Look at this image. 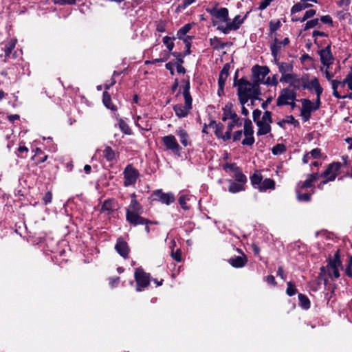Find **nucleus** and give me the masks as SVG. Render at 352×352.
Listing matches in <instances>:
<instances>
[{
	"label": "nucleus",
	"mask_w": 352,
	"mask_h": 352,
	"mask_svg": "<svg viewBox=\"0 0 352 352\" xmlns=\"http://www.w3.org/2000/svg\"><path fill=\"white\" fill-rule=\"evenodd\" d=\"M192 28V24L187 23L182 28H181L179 31H177V38L180 41L177 42V45H184L186 48L185 52L184 55L189 54L190 53V46H191V39L192 38L190 36H185L186 34L190 31Z\"/></svg>",
	"instance_id": "39448f33"
},
{
	"label": "nucleus",
	"mask_w": 352,
	"mask_h": 352,
	"mask_svg": "<svg viewBox=\"0 0 352 352\" xmlns=\"http://www.w3.org/2000/svg\"><path fill=\"white\" fill-rule=\"evenodd\" d=\"M250 181L254 188L258 189V186L261 184L263 177L261 173L256 172L250 177Z\"/></svg>",
	"instance_id": "c9c22d12"
},
{
	"label": "nucleus",
	"mask_w": 352,
	"mask_h": 352,
	"mask_svg": "<svg viewBox=\"0 0 352 352\" xmlns=\"http://www.w3.org/2000/svg\"><path fill=\"white\" fill-rule=\"evenodd\" d=\"M183 57V55L181 54H177V74H184L186 72V70L184 67L179 65V63H182V58Z\"/></svg>",
	"instance_id": "864d4df0"
},
{
	"label": "nucleus",
	"mask_w": 352,
	"mask_h": 352,
	"mask_svg": "<svg viewBox=\"0 0 352 352\" xmlns=\"http://www.w3.org/2000/svg\"><path fill=\"white\" fill-rule=\"evenodd\" d=\"M55 4L59 5H74L76 0H52Z\"/></svg>",
	"instance_id": "5fc2aeb1"
},
{
	"label": "nucleus",
	"mask_w": 352,
	"mask_h": 352,
	"mask_svg": "<svg viewBox=\"0 0 352 352\" xmlns=\"http://www.w3.org/2000/svg\"><path fill=\"white\" fill-rule=\"evenodd\" d=\"M285 151H286V147L283 144H278L275 145L272 149V153L275 155H280L283 153H284Z\"/></svg>",
	"instance_id": "37998d69"
},
{
	"label": "nucleus",
	"mask_w": 352,
	"mask_h": 352,
	"mask_svg": "<svg viewBox=\"0 0 352 352\" xmlns=\"http://www.w3.org/2000/svg\"><path fill=\"white\" fill-rule=\"evenodd\" d=\"M318 54L321 64H328V63H333L335 60L330 45L319 50Z\"/></svg>",
	"instance_id": "aec40b11"
},
{
	"label": "nucleus",
	"mask_w": 352,
	"mask_h": 352,
	"mask_svg": "<svg viewBox=\"0 0 352 352\" xmlns=\"http://www.w3.org/2000/svg\"><path fill=\"white\" fill-rule=\"evenodd\" d=\"M119 128L126 135H131L132 131L128 124L122 119L119 120Z\"/></svg>",
	"instance_id": "a19ab883"
},
{
	"label": "nucleus",
	"mask_w": 352,
	"mask_h": 352,
	"mask_svg": "<svg viewBox=\"0 0 352 352\" xmlns=\"http://www.w3.org/2000/svg\"><path fill=\"white\" fill-rule=\"evenodd\" d=\"M309 6H311L310 4L307 3L304 1H303V3H298L294 4L292 6V8L291 9V12H292V14L296 13L302 10L307 8Z\"/></svg>",
	"instance_id": "4c0bfd02"
},
{
	"label": "nucleus",
	"mask_w": 352,
	"mask_h": 352,
	"mask_svg": "<svg viewBox=\"0 0 352 352\" xmlns=\"http://www.w3.org/2000/svg\"><path fill=\"white\" fill-rule=\"evenodd\" d=\"M333 63H328V64H322L320 67V72L325 76L327 80H331L333 78L337 72L340 70V65L338 64V67L335 69L334 71L331 70V66Z\"/></svg>",
	"instance_id": "4be33fe9"
},
{
	"label": "nucleus",
	"mask_w": 352,
	"mask_h": 352,
	"mask_svg": "<svg viewBox=\"0 0 352 352\" xmlns=\"http://www.w3.org/2000/svg\"><path fill=\"white\" fill-rule=\"evenodd\" d=\"M223 113L222 120L223 121L230 120L231 121L228 124H232V127H239L241 126V122L240 121L239 117L232 110V104L231 103H228L226 104L223 108Z\"/></svg>",
	"instance_id": "6e6552de"
},
{
	"label": "nucleus",
	"mask_w": 352,
	"mask_h": 352,
	"mask_svg": "<svg viewBox=\"0 0 352 352\" xmlns=\"http://www.w3.org/2000/svg\"><path fill=\"white\" fill-rule=\"evenodd\" d=\"M28 148L25 146H20L18 148V152L19 153V155H18V156L21 157H25L26 155H23V154H27L28 153Z\"/></svg>",
	"instance_id": "e2e57ef3"
},
{
	"label": "nucleus",
	"mask_w": 352,
	"mask_h": 352,
	"mask_svg": "<svg viewBox=\"0 0 352 352\" xmlns=\"http://www.w3.org/2000/svg\"><path fill=\"white\" fill-rule=\"evenodd\" d=\"M346 274L349 276L352 277V257L350 258L349 265L346 267Z\"/></svg>",
	"instance_id": "774afa93"
},
{
	"label": "nucleus",
	"mask_w": 352,
	"mask_h": 352,
	"mask_svg": "<svg viewBox=\"0 0 352 352\" xmlns=\"http://www.w3.org/2000/svg\"><path fill=\"white\" fill-rule=\"evenodd\" d=\"M230 69V65L228 64H226L223 69H221L219 79H218V84H219V91L218 93L220 95V91H223V87L226 83V81L227 80V78L228 76V72Z\"/></svg>",
	"instance_id": "5701e85b"
},
{
	"label": "nucleus",
	"mask_w": 352,
	"mask_h": 352,
	"mask_svg": "<svg viewBox=\"0 0 352 352\" xmlns=\"http://www.w3.org/2000/svg\"><path fill=\"white\" fill-rule=\"evenodd\" d=\"M234 127H232V124H228V130L223 133L222 140L226 142L229 140L231 138V131H232Z\"/></svg>",
	"instance_id": "603ef678"
},
{
	"label": "nucleus",
	"mask_w": 352,
	"mask_h": 352,
	"mask_svg": "<svg viewBox=\"0 0 352 352\" xmlns=\"http://www.w3.org/2000/svg\"><path fill=\"white\" fill-rule=\"evenodd\" d=\"M320 178V175L317 173L308 175L306 180L299 183L298 186L300 189L310 188L313 186L314 182H316Z\"/></svg>",
	"instance_id": "393cba45"
},
{
	"label": "nucleus",
	"mask_w": 352,
	"mask_h": 352,
	"mask_svg": "<svg viewBox=\"0 0 352 352\" xmlns=\"http://www.w3.org/2000/svg\"><path fill=\"white\" fill-rule=\"evenodd\" d=\"M209 126L214 128L215 135L218 138L222 139L223 135V129H224V126L222 124H221V123L217 124V123H216L215 121H211L209 124Z\"/></svg>",
	"instance_id": "2f4dec72"
},
{
	"label": "nucleus",
	"mask_w": 352,
	"mask_h": 352,
	"mask_svg": "<svg viewBox=\"0 0 352 352\" xmlns=\"http://www.w3.org/2000/svg\"><path fill=\"white\" fill-rule=\"evenodd\" d=\"M340 268L341 261L339 251L337 250L333 258H330L327 265L320 268V278L324 280V284H327L329 279L333 280L339 278Z\"/></svg>",
	"instance_id": "7ed1b4c3"
},
{
	"label": "nucleus",
	"mask_w": 352,
	"mask_h": 352,
	"mask_svg": "<svg viewBox=\"0 0 352 352\" xmlns=\"http://www.w3.org/2000/svg\"><path fill=\"white\" fill-rule=\"evenodd\" d=\"M298 299L300 302V306L304 309H308L310 307V301L308 298L302 294H298Z\"/></svg>",
	"instance_id": "58836bf2"
},
{
	"label": "nucleus",
	"mask_w": 352,
	"mask_h": 352,
	"mask_svg": "<svg viewBox=\"0 0 352 352\" xmlns=\"http://www.w3.org/2000/svg\"><path fill=\"white\" fill-rule=\"evenodd\" d=\"M243 190V186L236 182H231L228 188V190L231 193H236Z\"/></svg>",
	"instance_id": "79ce46f5"
},
{
	"label": "nucleus",
	"mask_w": 352,
	"mask_h": 352,
	"mask_svg": "<svg viewBox=\"0 0 352 352\" xmlns=\"http://www.w3.org/2000/svg\"><path fill=\"white\" fill-rule=\"evenodd\" d=\"M102 102H103V104L104 105L112 110V111H116L117 109L116 107L113 104L112 102H111V96L110 94L107 92V91H104L103 92V94H102Z\"/></svg>",
	"instance_id": "473e14b6"
},
{
	"label": "nucleus",
	"mask_w": 352,
	"mask_h": 352,
	"mask_svg": "<svg viewBox=\"0 0 352 352\" xmlns=\"http://www.w3.org/2000/svg\"><path fill=\"white\" fill-rule=\"evenodd\" d=\"M331 82V88L333 89V95L335 98L338 99H345V98H352V93L349 94V95H344L342 96L338 91V88L340 86V80H333L331 78V80H329Z\"/></svg>",
	"instance_id": "a878e982"
},
{
	"label": "nucleus",
	"mask_w": 352,
	"mask_h": 352,
	"mask_svg": "<svg viewBox=\"0 0 352 352\" xmlns=\"http://www.w3.org/2000/svg\"><path fill=\"white\" fill-rule=\"evenodd\" d=\"M302 89L314 90L317 95V102L320 104V96L322 93V88L321 87L318 80L316 78H313L309 81L308 77L305 76V82H303Z\"/></svg>",
	"instance_id": "9b49d317"
},
{
	"label": "nucleus",
	"mask_w": 352,
	"mask_h": 352,
	"mask_svg": "<svg viewBox=\"0 0 352 352\" xmlns=\"http://www.w3.org/2000/svg\"><path fill=\"white\" fill-rule=\"evenodd\" d=\"M272 0H262L258 6V9L261 10H265L268 6H270V3Z\"/></svg>",
	"instance_id": "680f3d73"
},
{
	"label": "nucleus",
	"mask_w": 352,
	"mask_h": 352,
	"mask_svg": "<svg viewBox=\"0 0 352 352\" xmlns=\"http://www.w3.org/2000/svg\"><path fill=\"white\" fill-rule=\"evenodd\" d=\"M129 209L131 212H142V208L135 199H131Z\"/></svg>",
	"instance_id": "e433bc0d"
},
{
	"label": "nucleus",
	"mask_w": 352,
	"mask_h": 352,
	"mask_svg": "<svg viewBox=\"0 0 352 352\" xmlns=\"http://www.w3.org/2000/svg\"><path fill=\"white\" fill-rule=\"evenodd\" d=\"M254 129L252 121L246 119L243 125V135L245 138L242 140V144L244 146H252L254 143V138L253 136Z\"/></svg>",
	"instance_id": "f8f14e48"
},
{
	"label": "nucleus",
	"mask_w": 352,
	"mask_h": 352,
	"mask_svg": "<svg viewBox=\"0 0 352 352\" xmlns=\"http://www.w3.org/2000/svg\"><path fill=\"white\" fill-rule=\"evenodd\" d=\"M139 173L131 164L128 165L124 170V185L129 186L136 182Z\"/></svg>",
	"instance_id": "4468645a"
},
{
	"label": "nucleus",
	"mask_w": 352,
	"mask_h": 352,
	"mask_svg": "<svg viewBox=\"0 0 352 352\" xmlns=\"http://www.w3.org/2000/svg\"><path fill=\"white\" fill-rule=\"evenodd\" d=\"M316 14V10H309L306 11L304 14V16L300 20V22H304L307 21L308 19L313 17Z\"/></svg>",
	"instance_id": "09e8293b"
},
{
	"label": "nucleus",
	"mask_w": 352,
	"mask_h": 352,
	"mask_svg": "<svg viewBox=\"0 0 352 352\" xmlns=\"http://www.w3.org/2000/svg\"><path fill=\"white\" fill-rule=\"evenodd\" d=\"M252 76L254 83L259 84L262 82L265 76L270 73V69L267 66L255 65L252 69Z\"/></svg>",
	"instance_id": "ddd939ff"
},
{
	"label": "nucleus",
	"mask_w": 352,
	"mask_h": 352,
	"mask_svg": "<svg viewBox=\"0 0 352 352\" xmlns=\"http://www.w3.org/2000/svg\"><path fill=\"white\" fill-rule=\"evenodd\" d=\"M308 153L309 154L311 158L318 159L320 156V149L314 148Z\"/></svg>",
	"instance_id": "4d7b16f0"
},
{
	"label": "nucleus",
	"mask_w": 352,
	"mask_h": 352,
	"mask_svg": "<svg viewBox=\"0 0 352 352\" xmlns=\"http://www.w3.org/2000/svg\"><path fill=\"white\" fill-rule=\"evenodd\" d=\"M16 40L11 39L4 44V47L2 49L4 51V59L3 61L6 62L7 58L10 56L12 50L16 45Z\"/></svg>",
	"instance_id": "cd10ccee"
},
{
	"label": "nucleus",
	"mask_w": 352,
	"mask_h": 352,
	"mask_svg": "<svg viewBox=\"0 0 352 352\" xmlns=\"http://www.w3.org/2000/svg\"><path fill=\"white\" fill-rule=\"evenodd\" d=\"M151 199L153 201H158L166 205H169L174 203L175 201V197L173 193H165L162 189L154 190L151 194Z\"/></svg>",
	"instance_id": "1a4fd4ad"
},
{
	"label": "nucleus",
	"mask_w": 352,
	"mask_h": 352,
	"mask_svg": "<svg viewBox=\"0 0 352 352\" xmlns=\"http://www.w3.org/2000/svg\"><path fill=\"white\" fill-rule=\"evenodd\" d=\"M305 76L300 77L298 75L292 73L290 75L286 76L280 82L289 84L294 88L293 90L302 89L303 82H305Z\"/></svg>",
	"instance_id": "2eb2a0df"
},
{
	"label": "nucleus",
	"mask_w": 352,
	"mask_h": 352,
	"mask_svg": "<svg viewBox=\"0 0 352 352\" xmlns=\"http://www.w3.org/2000/svg\"><path fill=\"white\" fill-rule=\"evenodd\" d=\"M272 122V113L266 111L263 113L261 120L257 121L256 124L258 126L257 135H264L271 131L270 124Z\"/></svg>",
	"instance_id": "423d86ee"
},
{
	"label": "nucleus",
	"mask_w": 352,
	"mask_h": 352,
	"mask_svg": "<svg viewBox=\"0 0 352 352\" xmlns=\"http://www.w3.org/2000/svg\"><path fill=\"white\" fill-rule=\"evenodd\" d=\"M113 200L111 199H106L101 208L102 211H107L109 212H113Z\"/></svg>",
	"instance_id": "ea45409f"
},
{
	"label": "nucleus",
	"mask_w": 352,
	"mask_h": 352,
	"mask_svg": "<svg viewBox=\"0 0 352 352\" xmlns=\"http://www.w3.org/2000/svg\"><path fill=\"white\" fill-rule=\"evenodd\" d=\"M224 169L226 170H231L235 173L236 170H239V168L236 166L235 164H226L224 166Z\"/></svg>",
	"instance_id": "0e129e2a"
},
{
	"label": "nucleus",
	"mask_w": 352,
	"mask_h": 352,
	"mask_svg": "<svg viewBox=\"0 0 352 352\" xmlns=\"http://www.w3.org/2000/svg\"><path fill=\"white\" fill-rule=\"evenodd\" d=\"M297 199L300 201H309L311 199V195L308 193L300 194L297 190Z\"/></svg>",
	"instance_id": "8fccbe9b"
},
{
	"label": "nucleus",
	"mask_w": 352,
	"mask_h": 352,
	"mask_svg": "<svg viewBox=\"0 0 352 352\" xmlns=\"http://www.w3.org/2000/svg\"><path fill=\"white\" fill-rule=\"evenodd\" d=\"M287 287L286 290V293L288 296H292L295 295L297 292V289H296L295 285L292 282L287 283Z\"/></svg>",
	"instance_id": "49530a36"
},
{
	"label": "nucleus",
	"mask_w": 352,
	"mask_h": 352,
	"mask_svg": "<svg viewBox=\"0 0 352 352\" xmlns=\"http://www.w3.org/2000/svg\"><path fill=\"white\" fill-rule=\"evenodd\" d=\"M230 264L234 267H242L247 263L245 256H235L230 258Z\"/></svg>",
	"instance_id": "c85d7f7f"
},
{
	"label": "nucleus",
	"mask_w": 352,
	"mask_h": 352,
	"mask_svg": "<svg viewBox=\"0 0 352 352\" xmlns=\"http://www.w3.org/2000/svg\"><path fill=\"white\" fill-rule=\"evenodd\" d=\"M234 178L236 181L238 182V184H243L246 182L247 179L246 177L239 170H236V171L234 173Z\"/></svg>",
	"instance_id": "c03bdc74"
},
{
	"label": "nucleus",
	"mask_w": 352,
	"mask_h": 352,
	"mask_svg": "<svg viewBox=\"0 0 352 352\" xmlns=\"http://www.w3.org/2000/svg\"><path fill=\"white\" fill-rule=\"evenodd\" d=\"M320 104L316 101V105L315 106L312 102L309 100L305 99L302 102V109H304L305 111H307L311 113L314 110H316L319 108Z\"/></svg>",
	"instance_id": "7c9ffc66"
},
{
	"label": "nucleus",
	"mask_w": 352,
	"mask_h": 352,
	"mask_svg": "<svg viewBox=\"0 0 352 352\" xmlns=\"http://www.w3.org/2000/svg\"><path fill=\"white\" fill-rule=\"evenodd\" d=\"M341 168V163L340 162H334L328 166V168L325 170V171L320 175V177H324L326 179H328L329 182L333 181L337 175L339 174L340 169Z\"/></svg>",
	"instance_id": "a211bd4d"
},
{
	"label": "nucleus",
	"mask_w": 352,
	"mask_h": 352,
	"mask_svg": "<svg viewBox=\"0 0 352 352\" xmlns=\"http://www.w3.org/2000/svg\"><path fill=\"white\" fill-rule=\"evenodd\" d=\"M141 212H131L129 209L126 210V220L131 225L136 226L138 225L152 223L151 221L140 215Z\"/></svg>",
	"instance_id": "dca6fc26"
},
{
	"label": "nucleus",
	"mask_w": 352,
	"mask_h": 352,
	"mask_svg": "<svg viewBox=\"0 0 352 352\" xmlns=\"http://www.w3.org/2000/svg\"><path fill=\"white\" fill-rule=\"evenodd\" d=\"M260 94L258 83L250 82L241 78L238 82V96L241 105H245L250 99L256 98Z\"/></svg>",
	"instance_id": "f03ea898"
},
{
	"label": "nucleus",
	"mask_w": 352,
	"mask_h": 352,
	"mask_svg": "<svg viewBox=\"0 0 352 352\" xmlns=\"http://www.w3.org/2000/svg\"><path fill=\"white\" fill-rule=\"evenodd\" d=\"M196 201V198L194 196L185 195H181L179 198V203L184 210H188L190 208L192 204Z\"/></svg>",
	"instance_id": "b1692460"
},
{
	"label": "nucleus",
	"mask_w": 352,
	"mask_h": 352,
	"mask_svg": "<svg viewBox=\"0 0 352 352\" xmlns=\"http://www.w3.org/2000/svg\"><path fill=\"white\" fill-rule=\"evenodd\" d=\"M243 135L242 131H235L233 134V141H239L241 139Z\"/></svg>",
	"instance_id": "338daca9"
},
{
	"label": "nucleus",
	"mask_w": 352,
	"mask_h": 352,
	"mask_svg": "<svg viewBox=\"0 0 352 352\" xmlns=\"http://www.w3.org/2000/svg\"><path fill=\"white\" fill-rule=\"evenodd\" d=\"M296 98V93L294 90L289 88H285L282 89L276 100L277 106H283L292 103L295 101Z\"/></svg>",
	"instance_id": "0eeeda50"
},
{
	"label": "nucleus",
	"mask_w": 352,
	"mask_h": 352,
	"mask_svg": "<svg viewBox=\"0 0 352 352\" xmlns=\"http://www.w3.org/2000/svg\"><path fill=\"white\" fill-rule=\"evenodd\" d=\"M179 140L182 144L186 147L191 145V140L188 133L184 130H180L179 131Z\"/></svg>",
	"instance_id": "72a5a7b5"
},
{
	"label": "nucleus",
	"mask_w": 352,
	"mask_h": 352,
	"mask_svg": "<svg viewBox=\"0 0 352 352\" xmlns=\"http://www.w3.org/2000/svg\"><path fill=\"white\" fill-rule=\"evenodd\" d=\"M174 39V38H173ZM163 42L164 45L167 47L169 51H171L174 47V43L172 41V38L168 36H165L163 38Z\"/></svg>",
	"instance_id": "3c124183"
},
{
	"label": "nucleus",
	"mask_w": 352,
	"mask_h": 352,
	"mask_svg": "<svg viewBox=\"0 0 352 352\" xmlns=\"http://www.w3.org/2000/svg\"><path fill=\"white\" fill-rule=\"evenodd\" d=\"M261 113H262V112L259 109L254 110V111L252 113V118H253V120L255 123H256L257 121H259L260 120H261Z\"/></svg>",
	"instance_id": "13d9d810"
},
{
	"label": "nucleus",
	"mask_w": 352,
	"mask_h": 352,
	"mask_svg": "<svg viewBox=\"0 0 352 352\" xmlns=\"http://www.w3.org/2000/svg\"><path fill=\"white\" fill-rule=\"evenodd\" d=\"M283 122L292 124L294 126L298 125V122L294 118L293 116H287L285 119L283 120Z\"/></svg>",
	"instance_id": "6e6d98bb"
},
{
	"label": "nucleus",
	"mask_w": 352,
	"mask_h": 352,
	"mask_svg": "<svg viewBox=\"0 0 352 352\" xmlns=\"http://www.w3.org/2000/svg\"><path fill=\"white\" fill-rule=\"evenodd\" d=\"M162 142L167 149L172 151L176 150V139L174 135H169L164 136L162 138Z\"/></svg>",
	"instance_id": "bb28decb"
},
{
	"label": "nucleus",
	"mask_w": 352,
	"mask_h": 352,
	"mask_svg": "<svg viewBox=\"0 0 352 352\" xmlns=\"http://www.w3.org/2000/svg\"><path fill=\"white\" fill-rule=\"evenodd\" d=\"M279 72L281 74L280 82L283 80L286 76L293 73V65L291 63L285 62H278V60H275Z\"/></svg>",
	"instance_id": "412c9836"
},
{
	"label": "nucleus",
	"mask_w": 352,
	"mask_h": 352,
	"mask_svg": "<svg viewBox=\"0 0 352 352\" xmlns=\"http://www.w3.org/2000/svg\"><path fill=\"white\" fill-rule=\"evenodd\" d=\"M212 16V25L221 32L228 34L232 31H236L240 28L245 20L248 18L250 12H247L243 16L236 15L232 20L229 18V12L226 8H212L208 10Z\"/></svg>",
	"instance_id": "f257e3e1"
},
{
	"label": "nucleus",
	"mask_w": 352,
	"mask_h": 352,
	"mask_svg": "<svg viewBox=\"0 0 352 352\" xmlns=\"http://www.w3.org/2000/svg\"><path fill=\"white\" fill-rule=\"evenodd\" d=\"M103 156L108 162H113L116 160V153L109 146H107L104 149Z\"/></svg>",
	"instance_id": "f704fd0d"
},
{
	"label": "nucleus",
	"mask_w": 352,
	"mask_h": 352,
	"mask_svg": "<svg viewBox=\"0 0 352 352\" xmlns=\"http://www.w3.org/2000/svg\"><path fill=\"white\" fill-rule=\"evenodd\" d=\"M345 82H346L348 89L352 91V73H349L346 76Z\"/></svg>",
	"instance_id": "052dcab7"
},
{
	"label": "nucleus",
	"mask_w": 352,
	"mask_h": 352,
	"mask_svg": "<svg viewBox=\"0 0 352 352\" xmlns=\"http://www.w3.org/2000/svg\"><path fill=\"white\" fill-rule=\"evenodd\" d=\"M52 199V194L51 192H47L43 197V201L45 205L50 204Z\"/></svg>",
	"instance_id": "bf43d9fd"
},
{
	"label": "nucleus",
	"mask_w": 352,
	"mask_h": 352,
	"mask_svg": "<svg viewBox=\"0 0 352 352\" xmlns=\"http://www.w3.org/2000/svg\"><path fill=\"white\" fill-rule=\"evenodd\" d=\"M289 43V39L287 37H285L283 41H280L277 38H274L273 43L270 45V50L272 55L274 58L275 60H277L278 56L280 54L282 50L284 49Z\"/></svg>",
	"instance_id": "f3484780"
},
{
	"label": "nucleus",
	"mask_w": 352,
	"mask_h": 352,
	"mask_svg": "<svg viewBox=\"0 0 352 352\" xmlns=\"http://www.w3.org/2000/svg\"><path fill=\"white\" fill-rule=\"evenodd\" d=\"M265 84L267 85H271V86H277L278 85V80H277V76L276 75H274L273 76L267 77L264 82Z\"/></svg>",
	"instance_id": "de8ad7c7"
},
{
	"label": "nucleus",
	"mask_w": 352,
	"mask_h": 352,
	"mask_svg": "<svg viewBox=\"0 0 352 352\" xmlns=\"http://www.w3.org/2000/svg\"><path fill=\"white\" fill-rule=\"evenodd\" d=\"M318 25H320L319 23L318 19H314L310 21H307V23L305 24L304 30H307L311 28H314Z\"/></svg>",
	"instance_id": "a18cd8bd"
},
{
	"label": "nucleus",
	"mask_w": 352,
	"mask_h": 352,
	"mask_svg": "<svg viewBox=\"0 0 352 352\" xmlns=\"http://www.w3.org/2000/svg\"><path fill=\"white\" fill-rule=\"evenodd\" d=\"M275 188V182L272 179H265L262 181L261 184L258 186V189L261 192H265L268 189L273 190Z\"/></svg>",
	"instance_id": "c756f323"
},
{
	"label": "nucleus",
	"mask_w": 352,
	"mask_h": 352,
	"mask_svg": "<svg viewBox=\"0 0 352 352\" xmlns=\"http://www.w3.org/2000/svg\"><path fill=\"white\" fill-rule=\"evenodd\" d=\"M115 249L117 252L124 258H127L129 257L130 249L128 243L124 240L122 237H119L117 239Z\"/></svg>",
	"instance_id": "6ab92c4d"
},
{
	"label": "nucleus",
	"mask_w": 352,
	"mask_h": 352,
	"mask_svg": "<svg viewBox=\"0 0 352 352\" xmlns=\"http://www.w3.org/2000/svg\"><path fill=\"white\" fill-rule=\"evenodd\" d=\"M135 280L137 283V291H141V288L147 287L150 283L149 274L146 273L142 268L138 267L135 271Z\"/></svg>",
	"instance_id": "9d476101"
},
{
	"label": "nucleus",
	"mask_w": 352,
	"mask_h": 352,
	"mask_svg": "<svg viewBox=\"0 0 352 352\" xmlns=\"http://www.w3.org/2000/svg\"><path fill=\"white\" fill-rule=\"evenodd\" d=\"M279 27H280L279 21H276V22L271 21L270 23V29L271 32L276 31V30L278 29Z\"/></svg>",
	"instance_id": "69168bd1"
},
{
	"label": "nucleus",
	"mask_w": 352,
	"mask_h": 352,
	"mask_svg": "<svg viewBox=\"0 0 352 352\" xmlns=\"http://www.w3.org/2000/svg\"><path fill=\"white\" fill-rule=\"evenodd\" d=\"M190 87V78L186 76L181 79L179 89V95L182 96L184 100V106L182 108H177V117H186L192 109V98L189 91Z\"/></svg>",
	"instance_id": "20e7f679"
}]
</instances>
